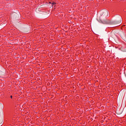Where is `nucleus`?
I'll return each mask as SVG.
<instances>
[{"instance_id":"f03ea898","label":"nucleus","mask_w":126,"mask_h":126,"mask_svg":"<svg viewBox=\"0 0 126 126\" xmlns=\"http://www.w3.org/2000/svg\"><path fill=\"white\" fill-rule=\"evenodd\" d=\"M105 14H108V11H105V12H104L102 15H105Z\"/></svg>"},{"instance_id":"7ed1b4c3","label":"nucleus","mask_w":126,"mask_h":126,"mask_svg":"<svg viewBox=\"0 0 126 126\" xmlns=\"http://www.w3.org/2000/svg\"><path fill=\"white\" fill-rule=\"evenodd\" d=\"M55 4H56V3L53 2L52 3V5H55Z\"/></svg>"},{"instance_id":"20e7f679","label":"nucleus","mask_w":126,"mask_h":126,"mask_svg":"<svg viewBox=\"0 0 126 126\" xmlns=\"http://www.w3.org/2000/svg\"><path fill=\"white\" fill-rule=\"evenodd\" d=\"M10 98H11V99H12V95H11V96H10Z\"/></svg>"},{"instance_id":"f257e3e1","label":"nucleus","mask_w":126,"mask_h":126,"mask_svg":"<svg viewBox=\"0 0 126 126\" xmlns=\"http://www.w3.org/2000/svg\"><path fill=\"white\" fill-rule=\"evenodd\" d=\"M105 24H110L111 25H113L114 24H116V22H114V21L106 22Z\"/></svg>"}]
</instances>
